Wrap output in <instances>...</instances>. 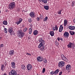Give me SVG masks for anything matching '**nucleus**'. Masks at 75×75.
Returning a JSON list of instances; mask_svg holds the SVG:
<instances>
[{
    "mask_svg": "<svg viewBox=\"0 0 75 75\" xmlns=\"http://www.w3.org/2000/svg\"><path fill=\"white\" fill-rule=\"evenodd\" d=\"M39 42H40V44L38 45L39 48L41 47L40 46H42V45H44V44H45V41L42 40V38H40L39 40Z\"/></svg>",
    "mask_w": 75,
    "mask_h": 75,
    "instance_id": "nucleus-1",
    "label": "nucleus"
},
{
    "mask_svg": "<svg viewBox=\"0 0 75 75\" xmlns=\"http://www.w3.org/2000/svg\"><path fill=\"white\" fill-rule=\"evenodd\" d=\"M17 35L19 38H23L24 35V34L21 31H18L17 33Z\"/></svg>",
    "mask_w": 75,
    "mask_h": 75,
    "instance_id": "nucleus-2",
    "label": "nucleus"
},
{
    "mask_svg": "<svg viewBox=\"0 0 75 75\" xmlns=\"http://www.w3.org/2000/svg\"><path fill=\"white\" fill-rule=\"evenodd\" d=\"M67 46L68 48H71L72 47V49L73 50L75 48V45L71 42H69Z\"/></svg>",
    "mask_w": 75,
    "mask_h": 75,
    "instance_id": "nucleus-3",
    "label": "nucleus"
},
{
    "mask_svg": "<svg viewBox=\"0 0 75 75\" xmlns=\"http://www.w3.org/2000/svg\"><path fill=\"white\" fill-rule=\"evenodd\" d=\"M10 7H9V9H13L14 7H15V6H16V4H15V2H13L10 3Z\"/></svg>",
    "mask_w": 75,
    "mask_h": 75,
    "instance_id": "nucleus-4",
    "label": "nucleus"
},
{
    "mask_svg": "<svg viewBox=\"0 0 75 75\" xmlns=\"http://www.w3.org/2000/svg\"><path fill=\"white\" fill-rule=\"evenodd\" d=\"M9 75H17V72L16 70L14 69H12L10 72L9 73Z\"/></svg>",
    "mask_w": 75,
    "mask_h": 75,
    "instance_id": "nucleus-5",
    "label": "nucleus"
},
{
    "mask_svg": "<svg viewBox=\"0 0 75 75\" xmlns=\"http://www.w3.org/2000/svg\"><path fill=\"white\" fill-rule=\"evenodd\" d=\"M59 71V70L58 69H57L54 71H51L50 72V74L51 75H57L58 72Z\"/></svg>",
    "mask_w": 75,
    "mask_h": 75,
    "instance_id": "nucleus-6",
    "label": "nucleus"
},
{
    "mask_svg": "<svg viewBox=\"0 0 75 75\" xmlns=\"http://www.w3.org/2000/svg\"><path fill=\"white\" fill-rule=\"evenodd\" d=\"M37 60L38 62H42L44 60V58L41 56H39L37 57Z\"/></svg>",
    "mask_w": 75,
    "mask_h": 75,
    "instance_id": "nucleus-7",
    "label": "nucleus"
},
{
    "mask_svg": "<svg viewBox=\"0 0 75 75\" xmlns=\"http://www.w3.org/2000/svg\"><path fill=\"white\" fill-rule=\"evenodd\" d=\"M65 63L64 62L62 61L60 62L58 64V67H60V68H61L64 65Z\"/></svg>",
    "mask_w": 75,
    "mask_h": 75,
    "instance_id": "nucleus-8",
    "label": "nucleus"
},
{
    "mask_svg": "<svg viewBox=\"0 0 75 75\" xmlns=\"http://www.w3.org/2000/svg\"><path fill=\"white\" fill-rule=\"evenodd\" d=\"M27 68L28 71H31L32 69V65L30 64H28L27 66Z\"/></svg>",
    "mask_w": 75,
    "mask_h": 75,
    "instance_id": "nucleus-9",
    "label": "nucleus"
},
{
    "mask_svg": "<svg viewBox=\"0 0 75 75\" xmlns=\"http://www.w3.org/2000/svg\"><path fill=\"white\" fill-rule=\"evenodd\" d=\"M61 57L63 60H64V61H68V59L66 58L65 57L64 55L62 54L61 55Z\"/></svg>",
    "mask_w": 75,
    "mask_h": 75,
    "instance_id": "nucleus-10",
    "label": "nucleus"
},
{
    "mask_svg": "<svg viewBox=\"0 0 75 75\" xmlns=\"http://www.w3.org/2000/svg\"><path fill=\"white\" fill-rule=\"evenodd\" d=\"M9 54L10 55H13L14 54V51L13 50H10L9 52Z\"/></svg>",
    "mask_w": 75,
    "mask_h": 75,
    "instance_id": "nucleus-11",
    "label": "nucleus"
},
{
    "mask_svg": "<svg viewBox=\"0 0 75 75\" xmlns=\"http://www.w3.org/2000/svg\"><path fill=\"white\" fill-rule=\"evenodd\" d=\"M64 36L66 38L68 37H69V33L67 32H65L64 34Z\"/></svg>",
    "mask_w": 75,
    "mask_h": 75,
    "instance_id": "nucleus-12",
    "label": "nucleus"
},
{
    "mask_svg": "<svg viewBox=\"0 0 75 75\" xmlns=\"http://www.w3.org/2000/svg\"><path fill=\"white\" fill-rule=\"evenodd\" d=\"M40 47H39V46H38V48H40V51H44V50L45 49L44 48H45V47L44 46H40Z\"/></svg>",
    "mask_w": 75,
    "mask_h": 75,
    "instance_id": "nucleus-13",
    "label": "nucleus"
},
{
    "mask_svg": "<svg viewBox=\"0 0 75 75\" xmlns=\"http://www.w3.org/2000/svg\"><path fill=\"white\" fill-rule=\"evenodd\" d=\"M11 65L13 69L16 68V66H15V63L14 62H12L11 63Z\"/></svg>",
    "mask_w": 75,
    "mask_h": 75,
    "instance_id": "nucleus-14",
    "label": "nucleus"
},
{
    "mask_svg": "<svg viewBox=\"0 0 75 75\" xmlns=\"http://www.w3.org/2000/svg\"><path fill=\"white\" fill-rule=\"evenodd\" d=\"M68 28L71 30H74L75 29V27L74 26H69Z\"/></svg>",
    "mask_w": 75,
    "mask_h": 75,
    "instance_id": "nucleus-15",
    "label": "nucleus"
},
{
    "mask_svg": "<svg viewBox=\"0 0 75 75\" xmlns=\"http://www.w3.org/2000/svg\"><path fill=\"white\" fill-rule=\"evenodd\" d=\"M71 66L70 65H68L66 67V69L67 71H69L71 69Z\"/></svg>",
    "mask_w": 75,
    "mask_h": 75,
    "instance_id": "nucleus-16",
    "label": "nucleus"
},
{
    "mask_svg": "<svg viewBox=\"0 0 75 75\" xmlns=\"http://www.w3.org/2000/svg\"><path fill=\"white\" fill-rule=\"evenodd\" d=\"M63 28H64V27H63V26H62V25H60L59 27V32L61 33L62 30H63Z\"/></svg>",
    "mask_w": 75,
    "mask_h": 75,
    "instance_id": "nucleus-17",
    "label": "nucleus"
},
{
    "mask_svg": "<svg viewBox=\"0 0 75 75\" xmlns=\"http://www.w3.org/2000/svg\"><path fill=\"white\" fill-rule=\"evenodd\" d=\"M29 15L31 17H34L35 16V14H34V12H31L30 14Z\"/></svg>",
    "mask_w": 75,
    "mask_h": 75,
    "instance_id": "nucleus-18",
    "label": "nucleus"
},
{
    "mask_svg": "<svg viewBox=\"0 0 75 75\" xmlns=\"http://www.w3.org/2000/svg\"><path fill=\"white\" fill-rule=\"evenodd\" d=\"M58 28L57 25H55V27L53 28V31H57L58 30Z\"/></svg>",
    "mask_w": 75,
    "mask_h": 75,
    "instance_id": "nucleus-19",
    "label": "nucleus"
},
{
    "mask_svg": "<svg viewBox=\"0 0 75 75\" xmlns=\"http://www.w3.org/2000/svg\"><path fill=\"white\" fill-rule=\"evenodd\" d=\"M33 34L35 35H37L38 34V31L37 30H35L33 32Z\"/></svg>",
    "mask_w": 75,
    "mask_h": 75,
    "instance_id": "nucleus-20",
    "label": "nucleus"
},
{
    "mask_svg": "<svg viewBox=\"0 0 75 75\" xmlns=\"http://www.w3.org/2000/svg\"><path fill=\"white\" fill-rule=\"evenodd\" d=\"M4 68H5V67L4 66V65L3 64L1 65V69L2 71H4Z\"/></svg>",
    "mask_w": 75,
    "mask_h": 75,
    "instance_id": "nucleus-21",
    "label": "nucleus"
},
{
    "mask_svg": "<svg viewBox=\"0 0 75 75\" xmlns=\"http://www.w3.org/2000/svg\"><path fill=\"white\" fill-rule=\"evenodd\" d=\"M67 23H68L67 20L65 19L64 20V26H66L67 24Z\"/></svg>",
    "mask_w": 75,
    "mask_h": 75,
    "instance_id": "nucleus-22",
    "label": "nucleus"
},
{
    "mask_svg": "<svg viewBox=\"0 0 75 75\" xmlns=\"http://www.w3.org/2000/svg\"><path fill=\"white\" fill-rule=\"evenodd\" d=\"M44 7L45 10H48V9L50 8L49 6L47 5L44 6Z\"/></svg>",
    "mask_w": 75,
    "mask_h": 75,
    "instance_id": "nucleus-23",
    "label": "nucleus"
},
{
    "mask_svg": "<svg viewBox=\"0 0 75 75\" xmlns=\"http://www.w3.org/2000/svg\"><path fill=\"white\" fill-rule=\"evenodd\" d=\"M57 40L59 41L60 40H61L62 41H63V40L62 39V37H59L57 38Z\"/></svg>",
    "mask_w": 75,
    "mask_h": 75,
    "instance_id": "nucleus-24",
    "label": "nucleus"
},
{
    "mask_svg": "<svg viewBox=\"0 0 75 75\" xmlns=\"http://www.w3.org/2000/svg\"><path fill=\"white\" fill-rule=\"evenodd\" d=\"M50 34L51 36H54V32L53 31H50Z\"/></svg>",
    "mask_w": 75,
    "mask_h": 75,
    "instance_id": "nucleus-25",
    "label": "nucleus"
},
{
    "mask_svg": "<svg viewBox=\"0 0 75 75\" xmlns=\"http://www.w3.org/2000/svg\"><path fill=\"white\" fill-rule=\"evenodd\" d=\"M69 33L71 35H74L75 34V32H74L73 31H71V30L69 31Z\"/></svg>",
    "mask_w": 75,
    "mask_h": 75,
    "instance_id": "nucleus-26",
    "label": "nucleus"
},
{
    "mask_svg": "<svg viewBox=\"0 0 75 75\" xmlns=\"http://www.w3.org/2000/svg\"><path fill=\"white\" fill-rule=\"evenodd\" d=\"M3 24L4 25H7V21L6 20H4L3 22Z\"/></svg>",
    "mask_w": 75,
    "mask_h": 75,
    "instance_id": "nucleus-27",
    "label": "nucleus"
},
{
    "mask_svg": "<svg viewBox=\"0 0 75 75\" xmlns=\"http://www.w3.org/2000/svg\"><path fill=\"white\" fill-rule=\"evenodd\" d=\"M41 1L43 3H47V0H41Z\"/></svg>",
    "mask_w": 75,
    "mask_h": 75,
    "instance_id": "nucleus-28",
    "label": "nucleus"
},
{
    "mask_svg": "<svg viewBox=\"0 0 75 75\" xmlns=\"http://www.w3.org/2000/svg\"><path fill=\"white\" fill-rule=\"evenodd\" d=\"M29 31L30 34H31V33H32V28H30L29 30Z\"/></svg>",
    "mask_w": 75,
    "mask_h": 75,
    "instance_id": "nucleus-29",
    "label": "nucleus"
},
{
    "mask_svg": "<svg viewBox=\"0 0 75 75\" xmlns=\"http://www.w3.org/2000/svg\"><path fill=\"white\" fill-rule=\"evenodd\" d=\"M21 68L22 69H25V66L24 65H22L21 66Z\"/></svg>",
    "mask_w": 75,
    "mask_h": 75,
    "instance_id": "nucleus-30",
    "label": "nucleus"
},
{
    "mask_svg": "<svg viewBox=\"0 0 75 75\" xmlns=\"http://www.w3.org/2000/svg\"><path fill=\"white\" fill-rule=\"evenodd\" d=\"M8 31L9 33H10V34H11V33L13 32V30L11 29H9Z\"/></svg>",
    "mask_w": 75,
    "mask_h": 75,
    "instance_id": "nucleus-31",
    "label": "nucleus"
},
{
    "mask_svg": "<svg viewBox=\"0 0 75 75\" xmlns=\"http://www.w3.org/2000/svg\"><path fill=\"white\" fill-rule=\"evenodd\" d=\"M7 29L6 28H4V32L5 33H7Z\"/></svg>",
    "mask_w": 75,
    "mask_h": 75,
    "instance_id": "nucleus-32",
    "label": "nucleus"
},
{
    "mask_svg": "<svg viewBox=\"0 0 75 75\" xmlns=\"http://www.w3.org/2000/svg\"><path fill=\"white\" fill-rule=\"evenodd\" d=\"M48 20V17L47 16H46L45 17V18L44 19L43 21H45L46 20Z\"/></svg>",
    "mask_w": 75,
    "mask_h": 75,
    "instance_id": "nucleus-33",
    "label": "nucleus"
},
{
    "mask_svg": "<svg viewBox=\"0 0 75 75\" xmlns=\"http://www.w3.org/2000/svg\"><path fill=\"white\" fill-rule=\"evenodd\" d=\"M57 13L59 14H61V10H59L58 11H57Z\"/></svg>",
    "mask_w": 75,
    "mask_h": 75,
    "instance_id": "nucleus-34",
    "label": "nucleus"
},
{
    "mask_svg": "<svg viewBox=\"0 0 75 75\" xmlns=\"http://www.w3.org/2000/svg\"><path fill=\"white\" fill-rule=\"evenodd\" d=\"M45 71V68H43L42 73H44Z\"/></svg>",
    "mask_w": 75,
    "mask_h": 75,
    "instance_id": "nucleus-35",
    "label": "nucleus"
},
{
    "mask_svg": "<svg viewBox=\"0 0 75 75\" xmlns=\"http://www.w3.org/2000/svg\"><path fill=\"white\" fill-rule=\"evenodd\" d=\"M75 3V2L74 1L72 2L71 4L72 6H75V4H74Z\"/></svg>",
    "mask_w": 75,
    "mask_h": 75,
    "instance_id": "nucleus-36",
    "label": "nucleus"
},
{
    "mask_svg": "<svg viewBox=\"0 0 75 75\" xmlns=\"http://www.w3.org/2000/svg\"><path fill=\"white\" fill-rule=\"evenodd\" d=\"M16 23L17 24V25H18L19 24H20V23H21V22H19V21H18V22H16Z\"/></svg>",
    "mask_w": 75,
    "mask_h": 75,
    "instance_id": "nucleus-37",
    "label": "nucleus"
},
{
    "mask_svg": "<svg viewBox=\"0 0 75 75\" xmlns=\"http://www.w3.org/2000/svg\"><path fill=\"white\" fill-rule=\"evenodd\" d=\"M23 31L24 32H25L27 31V28H25L23 29Z\"/></svg>",
    "mask_w": 75,
    "mask_h": 75,
    "instance_id": "nucleus-38",
    "label": "nucleus"
},
{
    "mask_svg": "<svg viewBox=\"0 0 75 75\" xmlns=\"http://www.w3.org/2000/svg\"><path fill=\"white\" fill-rule=\"evenodd\" d=\"M28 20L29 22H31V21H32V20H31V18H29L28 19Z\"/></svg>",
    "mask_w": 75,
    "mask_h": 75,
    "instance_id": "nucleus-39",
    "label": "nucleus"
},
{
    "mask_svg": "<svg viewBox=\"0 0 75 75\" xmlns=\"http://www.w3.org/2000/svg\"><path fill=\"white\" fill-rule=\"evenodd\" d=\"M22 12H23V13H25V12H26L27 11V10H23L22 11Z\"/></svg>",
    "mask_w": 75,
    "mask_h": 75,
    "instance_id": "nucleus-40",
    "label": "nucleus"
},
{
    "mask_svg": "<svg viewBox=\"0 0 75 75\" xmlns=\"http://www.w3.org/2000/svg\"><path fill=\"white\" fill-rule=\"evenodd\" d=\"M40 18H41V19H42L43 18V16L42 15H40Z\"/></svg>",
    "mask_w": 75,
    "mask_h": 75,
    "instance_id": "nucleus-41",
    "label": "nucleus"
},
{
    "mask_svg": "<svg viewBox=\"0 0 75 75\" xmlns=\"http://www.w3.org/2000/svg\"><path fill=\"white\" fill-rule=\"evenodd\" d=\"M23 21V19H22V18H20L19 21L21 23V21Z\"/></svg>",
    "mask_w": 75,
    "mask_h": 75,
    "instance_id": "nucleus-42",
    "label": "nucleus"
},
{
    "mask_svg": "<svg viewBox=\"0 0 75 75\" xmlns=\"http://www.w3.org/2000/svg\"><path fill=\"white\" fill-rule=\"evenodd\" d=\"M0 47L1 48H2L4 47V45H3V44H1L0 45Z\"/></svg>",
    "mask_w": 75,
    "mask_h": 75,
    "instance_id": "nucleus-43",
    "label": "nucleus"
},
{
    "mask_svg": "<svg viewBox=\"0 0 75 75\" xmlns=\"http://www.w3.org/2000/svg\"><path fill=\"white\" fill-rule=\"evenodd\" d=\"M55 44L56 45H58V42H55Z\"/></svg>",
    "mask_w": 75,
    "mask_h": 75,
    "instance_id": "nucleus-44",
    "label": "nucleus"
},
{
    "mask_svg": "<svg viewBox=\"0 0 75 75\" xmlns=\"http://www.w3.org/2000/svg\"><path fill=\"white\" fill-rule=\"evenodd\" d=\"M62 74V71H60L59 72V75H61Z\"/></svg>",
    "mask_w": 75,
    "mask_h": 75,
    "instance_id": "nucleus-45",
    "label": "nucleus"
},
{
    "mask_svg": "<svg viewBox=\"0 0 75 75\" xmlns=\"http://www.w3.org/2000/svg\"><path fill=\"white\" fill-rule=\"evenodd\" d=\"M43 62H44V63H47V59H45L43 61Z\"/></svg>",
    "mask_w": 75,
    "mask_h": 75,
    "instance_id": "nucleus-46",
    "label": "nucleus"
},
{
    "mask_svg": "<svg viewBox=\"0 0 75 75\" xmlns=\"http://www.w3.org/2000/svg\"><path fill=\"white\" fill-rule=\"evenodd\" d=\"M1 75H7V74L6 73H4L2 74Z\"/></svg>",
    "mask_w": 75,
    "mask_h": 75,
    "instance_id": "nucleus-47",
    "label": "nucleus"
},
{
    "mask_svg": "<svg viewBox=\"0 0 75 75\" xmlns=\"http://www.w3.org/2000/svg\"><path fill=\"white\" fill-rule=\"evenodd\" d=\"M36 19L37 21H39V20H40V18H37Z\"/></svg>",
    "mask_w": 75,
    "mask_h": 75,
    "instance_id": "nucleus-48",
    "label": "nucleus"
},
{
    "mask_svg": "<svg viewBox=\"0 0 75 75\" xmlns=\"http://www.w3.org/2000/svg\"><path fill=\"white\" fill-rule=\"evenodd\" d=\"M25 27V26H24V25H22V28H24Z\"/></svg>",
    "mask_w": 75,
    "mask_h": 75,
    "instance_id": "nucleus-49",
    "label": "nucleus"
},
{
    "mask_svg": "<svg viewBox=\"0 0 75 75\" xmlns=\"http://www.w3.org/2000/svg\"><path fill=\"white\" fill-rule=\"evenodd\" d=\"M73 22L75 23V18H74V19L73 20Z\"/></svg>",
    "mask_w": 75,
    "mask_h": 75,
    "instance_id": "nucleus-50",
    "label": "nucleus"
},
{
    "mask_svg": "<svg viewBox=\"0 0 75 75\" xmlns=\"http://www.w3.org/2000/svg\"><path fill=\"white\" fill-rule=\"evenodd\" d=\"M26 54H27V55H31V54H29V53H26Z\"/></svg>",
    "mask_w": 75,
    "mask_h": 75,
    "instance_id": "nucleus-51",
    "label": "nucleus"
},
{
    "mask_svg": "<svg viewBox=\"0 0 75 75\" xmlns=\"http://www.w3.org/2000/svg\"><path fill=\"white\" fill-rule=\"evenodd\" d=\"M4 11H5V12H7V11H6V10H4Z\"/></svg>",
    "mask_w": 75,
    "mask_h": 75,
    "instance_id": "nucleus-52",
    "label": "nucleus"
},
{
    "mask_svg": "<svg viewBox=\"0 0 75 75\" xmlns=\"http://www.w3.org/2000/svg\"><path fill=\"white\" fill-rule=\"evenodd\" d=\"M39 1L40 2H41V0H39Z\"/></svg>",
    "mask_w": 75,
    "mask_h": 75,
    "instance_id": "nucleus-53",
    "label": "nucleus"
},
{
    "mask_svg": "<svg viewBox=\"0 0 75 75\" xmlns=\"http://www.w3.org/2000/svg\"><path fill=\"white\" fill-rule=\"evenodd\" d=\"M1 13V11L0 10V13Z\"/></svg>",
    "mask_w": 75,
    "mask_h": 75,
    "instance_id": "nucleus-54",
    "label": "nucleus"
},
{
    "mask_svg": "<svg viewBox=\"0 0 75 75\" xmlns=\"http://www.w3.org/2000/svg\"><path fill=\"white\" fill-rule=\"evenodd\" d=\"M3 27H4V25L3 26Z\"/></svg>",
    "mask_w": 75,
    "mask_h": 75,
    "instance_id": "nucleus-55",
    "label": "nucleus"
},
{
    "mask_svg": "<svg viewBox=\"0 0 75 75\" xmlns=\"http://www.w3.org/2000/svg\"><path fill=\"white\" fill-rule=\"evenodd\" d=\"M30 27H32V25H31Z\"/></svg>",
    "mask_w": 75,
    "mask_h": 75,
    "instance_id": "nucleus-56",
    "label": "nucleus"
},
{
    "mask_svg": "<svg viewBox=\"0 0 75 75\" xmlns=\"http://www.w3.org/2000/svg\"><path fill=\"white\" fill-rule=\"evenodd\" d=\"M13 1H14V0H12Z\"/></svg>",
    "mask_w": 75,
    "mask_h": 75,
    "instance_id": "nucleus-57",
    "label": "nucleus"
},
{
    "mask_svg": "<svg viewBox=\"0 0 75 75\" xmlns=\"http://www.w3.org/2000/svg\"><path fill=\"white\" fill-rule=\"evenodd\" d=\"M47 0V1H49V0Z\"/></svg>",
    "mask_w": 75,
    "mask_h": 75,
    "instance_id": "nucleus-58",
    "label": "nucleus"
},
{
    "mask_svg": "<svg viewBox=\"0 0 75 75\" xmlns=\"http://www.w3.org/2000/svg\"><path fill=\"white\" fill-rule=\"evenodd\" d=\"M37 74L38 75V74Z\"/></svg>",
    "mask_w": 75,
    "mask_h": 75,
    "instance_id": "nucleus-59",
    "label": "nucleus"
}]
</instances>
